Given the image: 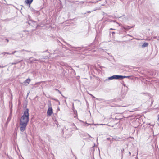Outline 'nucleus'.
<instances>
[{
  "label": "nucleus",
  "instance_id": "f257e3e1",
  "mask_svg": "<svg viewBox=\"0 0 159 159\" xmlns=\"http://www.w3.org/2000/svg\"><path fill=\"white\" fill-rule=\"evenodd\" d=\"M29 121V110L26 109L24 111V114L21 117L20 122L28 123Z\"/></svg>",
  "mask_w": 159,
  "mask_h": 159
},
{
  "label": "nucleus",
  "instance_id": "f03ea898",
  "mask_svg": "<svg viewBox=\"0 0 159 159\" xmlns=\"http://www.w3.org/2000/svg\"><path fill=\"white\" fill-rule=\"evenodd\" d=\"M28 123L20 122V129L21 131L24 132L26 129Z\"/></svg>",
  "mask_w": 159,
  "mask_h": 159
},
{
  "label": "nucleus",
  "instance_id": "7ed1b4c3",
  "mask_svg": "<svg viewBox=\"0 0 159 159\" xmlns=\"http://www.w3.org/2000/svg\"><path fill=\"white\" fill-rule=\"evenodd\" d=\"M108 80H111L113 79H120V75H114L108 78Z\"/></svg>",
  "mask_w": 159,
  "mask_h": 159
},
{
  "label": "nucleus",
  "instance_id": "20e7f679",
  "mask_svg": "<svg viewBox=\"0 0 159 159\" xmlns=\"http://www.w3.org/2000/svg\"><path fill=\"white\" fill-rule=\"evenodd\" d=\"M49 108L48 110L47 114L48 116H50L53 113L52 109L51 107L49 106Z\"/></svg>",
  "mask_w": 159,
  "mask_h": 159
},
{
  "label": "nucleus",
  "instance_id": "39448f33",
  "mask_svg": "<svg viewBox=\"0 0 159 159\" xmlns=\"http://www.w3.org/2000/svg\"><path fill=\"white\" fill-rule=\"evenodd\" d=\"M117 23L119 25V26H121L122 27H123V28L125 30H128L131 28H133V26H123L122 25H120L119 23Z\"/></svg>",
  "mask_w": 159,
  "mask_h": 159
},
{
  "label": "nucleus",
  "instance_id": "423d86ee",
  "mask_svg": "<svg viewBox=\"0 0 159 159\" xmlns=\"http://www.w3.org/2000/svg\"><path fill=\"white\" fill-rule=\"evenodd\" d=\"M31 81V80L30 79L28 78L25 80L23 83H22V84L23 85H28L29 83Z\"/></svg>",
  "mask_w": 159,
  "mask_h": 159
},
{
  "label": "nucleus",
  "instance_id": "0eeeda50",
  "mask_svg": "<svg viewBox=\"0 0 159 159\" xmlns=\"http://www.w3.org/2000/svg\"><path fill=\"white\" fill-rule=\"evenodd\" d=\"M33 0H26L25 1V2L26 4L29 5V7H30V5L33 2Z\"/></svg>",
  "mask_w": 159,
  "mask_h": 159
},
{
  "label": "nucleus",
  "instance_id": "6e6552de",
  "mask_svg": "<svg viewBox=\"0 0 159 159\" xmlns=\"http://www.w3.org/2000/svg\"><path fill=\"white\" fill-rule=\"evenodd\" d=\"M129 76L120 75V79H123L125 78H129Z\"/></svg>",
  "mask_w": 159,
  "mask_h": 159
},
{
  "label": "nucleus",
  "instance_id": "1a4fd4ad",
  "mask_svg": "<svg viewBox=\"0 0 159 159\" xmlns=\"http://www.w3.org/2000/svg\"><path fill=\"white\" fill-rule=\"evenodd\" d=\"M148 43H147L145 42L142 45V48H143L144 47H147L148 46Z\"/></svg>",
  "mask_w": 159,
  "mask_h": 159
},
{
  "label": "nucleus",
  "instance_id": "9d476101",
  "mask_svg": "<svg viewBox=\"0 0 159 159\" xmlns=\"http://www.w3.org/2000/svg\"><path fill=\"white\" fill-rule=\"evenodd\" d=\"M64 42L65 43H66V44L67 45V46H69V47H70V48H75V47H72L71 45H70L68 44V43H66V42H65V41H64Z\"/></svg>",
  "mask_w": 159,
  "mask_h": 159
},
{
  "label": "nucleus",
  "instance_id": "9b49d317",
  "mask_svg": "<svg viewBox=\"0 0 159 159\" xmlns=\"http://www.w3.org/2000/svg\"><path fill=\"white\" fill-rule=\"evenodd\" d=\"M40 83H41L40 82H37V83H36L35 84H34V87H36L35 86L36 85H37L38 84H40Z\"/></svg>",
  "mask_w": 159,
  "mask_h": 159
},
{
  "label": "nucleus",
  "instance_id": "f8f14e48",
  "mask_svg": "<svg viewBox=\"0 0 159 159\" xmlns=\"http://www.w3.org/2000/svg\"><path fill=\"white\" fill-rule=\"evenodd\" d=\"M6 54H10V55L11 54V53H9L8 52H4V53H2V54H4V55H5Z\"/></svg>",
  "mask_w": 159,
  "mask_h": 159
},
{
  "label": "nucleus",
  "instance_id": "ddd939ff",
  "mask_svg": "<svg viewBox=\"0 0 159 159\" xmlns=\"http://www.w3.org/2000/svg\"><path fill=\"white\" fill-rule=\"evenodd\" d=\"M17 52L16 51H14L13 52L11 53V54H14L15 52Z\"/></svg>",
  "mask_w": 159,
  "mask_h": 159
},
{
  "label": "nucleus",
  "instance_id": "4468645a",
  "mask_svg": "<svg viewBox=\"0 0 159 159\" xmlns=\"http://www.w3.org/2000/svg\"><path fill=\"white\" fill-rule=\"evenodd\" d=\"M124 152V149H122L121 150V152L122 153H123Z\"/></svg>",
  "mask_w": 159,
  "mask_h": 159
},
{
  "label": "nucleus",
  "instance_id": "2eb2a0df",
  "mask_svg": "<svg viewBox=\"0 0 159 159\" xmlns=\"http://www.w3.org/2000/svg\"><path fill=\"white\" fill-rule=\"evenodd\" d=\"M58 91L59 93H60V94H61V93L59 90H58Z\"/></svg>",
  "mask_w": 159,
  "mask_h": 159
},
{
  "label": "nucleus",
  "instance_id": "dca6fc26",
  "mask_svg": "<svg viewBox=\"0 0 159 159\" xmlns=\"http://www.w3.org/2000/svg\"><path fill=\"white\" fill-rule=\"evenodd\" d=\"M5 66H0V68H3L5 67Z\"/></svg>",
  "mask_w": 159,
  "mask_h": 159
},
{
  "label": "nucleus",
  "instance_id": "f3484780",
  "mask_svg": "<svg viewBox=\"0 0 159 159\" xmlns=\"http://www.w3.org/2000/svg\"><path fill=\"white\" fill-rule=\"evenodd\" d=\"M11 117L10 116L9 117V118H8V120H10Z\"/></svg>",
  "mask_w": 159,
  "mask_h": 159
},
{
  "label": "nucleus",
  "instance_id": "a211bd4d",
  "mask_svg": "<svg viewBox=\"0 0 159 159\" xmlns=\"http://www.w3.org/2000/svg\"><path fill=\"white\" fill-rule=\"evenodd\" d=\"M127 35L128 36H130V37H132V36L131 35H130L129 34H127Z\"/></svg>",
  "mask_w": 159,
  "mask_h": 159
},
{
  "label": "nucleus",
  "instance_id": "6ab92c4d",
  "mask_svg": "<svg viewBox=\"0 0 159 159\" xmlns=\"http://www.w3.org/2000/svg\"><path fill=\"white\" fill-rule=\"evenodd\" d=\"M6 40L7 41V43L9 42V40L8 39H6Z\"/></svg>",
  "mask_w": 159,
  "mask_h": 159
},
{
  "label": "nucleus",
  "instance_id": "aec40b11",
  "mask_svg": "<svg viewBox=\"0 0 159 159\" xmlns=\"http://www.w3.org/2000/svg\"><path fill=\"white\" fill-rule=\"evenodd\" d=\"M110 30H115V29H113V28H110Z\"/></svg>",
  "mask_w": 159,
  "mask_h": 159
},
{
  "label": "nucleus",
  "instance_id": "412c9836",
  "mask_svg": "<svg viewBox=\"0 0 159 159\" xmlns=\"http://www.w3.org/2000/svg\"><path fill=\"white\" fill-rule=\"evenodd\" d=\"M129 155H131V152H129Z\"/></svg>",
  "mask_w": 159,
  "mask_h": 159
},
{
  "label": "nucleus",
  "instance_id": "4be33fe9",
  "mask_svg": "<svg viewBox=\"0 0 159 159\" xmlns=\"http://www.w3.org/2000/svg\"><path fill=\"white\" fill-rule=\"evenodd\" d=\"M87 125H91V124H87Z\"/></svg>",
  "mask_w": 159,
  "mask_h": 159
},
{
  "label": "nucleus",
  "instance_id": "5701e85b",
  "mask_svg": "<svg viewBox=\"0 0 159 159\" xmlns=\"http://www.w3.org/2000/svg\"><path fill=\"white\" fill-rule=\"evenodd\" d=\"M55 89L56 90V91H58V89Z\"/></svg>",
  "mask_w": 159,
  "mask_h": 159
},
{
  "label": "nucleus",
  "instance_id": "b1692460",
  "mask_svg": "<svg viewBox=\"0 0 159 159\" xmlns=\"http://www.w3.org/2000/svg\"><path fill=\"white\" fill-rule=\"evenodd\" d=\"M112 34L115 33V32H112Z\"/></svg>",
  "mask_w": 159,
  "mask_h": 159
},
{
  "label": "nucleus",
  "instance_id": "393cba45",
  "mask_svg": "<svg viewBox=\"0 0 159 159\" xmlns=\"http://www.w3.org/2000/svg\"><path fill=\"white\" fill-rule=\"evenodd\" d=\"M66 48V49H68L67 48H66H66Z\"/></svg>",
  "mask_w": 159,
  "mask_h": 159
},
{
  "label": "nucleus",
  "instance_id": "a878e982",
  "mask_svg": "<svg viewBox=\"0 0 159 159\" xmlns=\"http://www.w3.org/2000/svg\"><path fill=\"white\" fill-rule=\"evenodd\" d=\"M88 135H89V137H91V136H90V135H89L88 134Z\"/></svg>",
  "mask_w": 159,
  "mask_h": 159
},
{
  "label": "nucleus",
  "instance_id": "bb28decb",
  "mask_svg": "<svg viewBox=\"0 0 159 159\" xmlns=\"http://www.w3.org/2000/svg\"><path fill=\"white\" fill-rule=\"evenodd\" d=\"M29 94V93H28V94H27V96H28V95Z\"/></svg>",
  "mask_w": 159,
  "mask_h": 159
},
{
  "label": "nucleus",
  "instance_id": "cd10ccee",
  "mask_svg": "<svg viewBox=\"0 0 159 159\" xmlns=\"http://www.w3.org/2000/svg\"><path fill=\"white\" fill-rule=\"evenodd\" d=\"M136 159H138V158L137 157L136 158Z\"/></svg>",
  "mask_w": 159,
  "mask_h": 159
}]
</instances>
